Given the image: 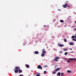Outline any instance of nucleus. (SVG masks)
<instances>
[{"label": "nucleus", "instance_id": "f257e3e1", "mask_svg": "<svg viewBox=\"0 0 76 76\" xmlns=\"http://www.w3.org/2000/svg\"><path fill=\"white\" fill-rule=\"evenodd\" d=\"M20 69V68L19 67L17 66V67H15V69H16L15 70V73H18V72H19V70Z\"/></svg>", "mask_w": 76, "mask_h": 76}, {"label": "nucleus", "instance_id": "f03ea898", "mask_svg": "<svg viewBox=\"0 0 76 76\" xmlns=\"http://www.w3.org/2000/svg\"><path fill=\"white\" fill-rule=\"evenodd\" d=\"M42 54H41V56L42 57H44L45 55V53H46V52L45 50V49H43L42 50Z\"/></svg>", "mask_w": 76, "mask_h": 76}, {"label": "nucleus", "instance_id": "7ed1b4c3", "mask_svg": "<svg viewBox=\"0 0 76 76\" xmlns=\"http://www.w3.org/2000/svg\"><path fill=\"white\" fill-rule=\"evenodd\" d=\"M59 58H60L59 57H56L54 59V61H58V60H58V59H59Z\"/></svg>", "mask_w": 76, "mask_h": 76}, {"label": "nucleus", "instance_id": "20e7f679", "mask_svg": "<svg viewBox=\"0 0 76 76\" xmlns=\"http://www.w3.org/2000/svg\"><path fill=\"white\" fill-rule=\"evenodd\" d=\"M37 68L38 69H41V70H42V67H41V66L40 65H38V66H37Z\"/></svg>", "mask_w": 76, "mask_h": 76}, {"label": "nucleus", "instance_id": "39448f33", "mask_svg": "<svg viewBox=\"0 0 76 76\" xmlns=\"http://www.w3.org/2000/svg\"><path fill=\"white\" fill-rule=\"evenodd\" d=\"M60 70V68H57L55 70V71L56 72H57V71H58V70Z\"/></svg>", "mask_w": 76, "mask_h": 76}, {"label": "nucleus", "instance_id": "423d86ee", "mask_svg": "<svg viewBox=\"0 0 76 76\" xmlns=\"http://www.w3.org/2000/svg\"><path fill=\"white\" fill-rule=\"evenodd\" d=\"M69 44L71 45H74V43H73L72 42H69Z\"/></svg>", "mask_w": 76, "mask_h": 76}, {"label": "nucleus", "instance_id": "0eeeda50", "mask_svg": "<svg viewBox=\"0 0 76 76\" xmlns=\"http://www.w3.org/2000/svg\"><path fill=\"white\" fill-rule=\"evenodd\" d=\"M63 7H64V8H66L67 7V4H65L63 5Z\"/></svg>", "mask_w": 76, "mask_h": 76}, {"label": "nucleus", "instance_id": "6e6552de", "mask_svg": "<svg viewBox=\"0 0 76 76\" xmlns=\"http://www.w3.org/2000/svg\"><path fill=\"white\" fill-rule=\"evenodd\" d=\"M34 53L35 54H39V52L38 51H35Z\"/></svg>", "mask_w": 76, "mask_h": 76}, {"label": "nucleus", "instance_id": "1a4fd4ad", "mask_svg": "<svg viewBox=\"0 0 76 76\" xmlns=\"http://www.w3.org/2000/svg\"><path fill=\"white\" fill-rule=\"evenodd\" d=\"M58 46H60V47H63L64 46V45H61V44H58Z\"/></svg>", "mask_w": 76, "mask_h": 76}, {"label": "nucleus", "instance_id": "9d476101", "mask_svg": "<svg viewBox=\"0 0 76 76\" xmlns=\"http://www.w3.org/2000/svg\"><path fill=\"white\" fill-rule=\"evenodd\" d=\"M25 66L27 68H29V65L26 64Z\"/></svg>", "mask_w": 76, "mask_h": 76}, {"label": "nucleus", "instance_id": "9b49d317", "mask_svg": "<svg viewBox=\"0 0 76 76\" xmlns=\"http://www.w3.org/2000/svg\"><path fill=\"white\" fill-rule=\"evenodd\" d=\"M18 71V73H22V70L20 69Z\"/></svg>", "mask_w": 76, "mask_h": 76}, {"label": "nucleus", "instance_id": "f8f14e48", "mask_svg": "<svg viewBox=\"0 0 76 76\" xmlns=\"http://www.w3.org/2000/svg\"><path fill=\"white\" fill-rule=\"evenodd\" d=\"M67 72H68V73H72V71L68 70L67 71Z\"/></svg>", "mask_w": 76, "mask_h": 76}, {"label": "nucleus", "instance_id": "ddd939ff", "mask_svg": "<svg viewBox=\"0 0 76 76\" xmlns=\"http://www.w3.org/2000/svg\"><path fill=\"white\" fill-rule=\"evenodd\" d=\"M57 75V76H60V72H58V73Z\"/></svg>", "mask_w": 76, "mask_h": 76}, {"label": "nucleus", "instance_id": "4468645a", "mask_svg": "<svg viewBox=\"0 0 76 76\" xmlns=\"http://www.w3.org/2000/svg\"><path fill=\"white\" fill-rule=\"evenodd\" d=\"M60 22H61L62 23H63V22H64V21L63 20H60Z\"/></svg>", "mask_w": 76, "mask_h": 76}, {"label": "nucleus", "instance_id": "2eb2a0df", "mask_svg": "<svg viewBox=\"0 0 76 76\" xmlns=\"http://www.w3.org/2000/svg\"><path fill=\"white\" fill-rule=\"evenodd\" d=\"M73 58H69V60H73Z\"/></svg>", "mask_w": 76, "mask_h": 76}, {"label": "nucleus", "instance_id": "dca6fc26", "mask_svg": "<svg viewBox=\"0 0 76 76\" xmlns=\"http://www.w3.org/2000/svg\"><path fill=\"white\" fill-rule=\"evenodd\" d=\"M72 40H73V41H76V39H72Z\"/></svg>", "mask_w": 76, "mask_h": 76}, {"label": "nucleus", "instance_id": "f3484780", "mask_svg": "<svg viewBox=\"0 0 76 76\" xmlns=\"http://www.w3.org/2000/svg\"><path fill=\"white\" fill-rule=\"evenodd\" d=\"M67 54H68V53L66 52L64 54H65V55L66 56V55H67Z\"/></svg>", "mask_w": 76, "mask_h": 76}, {"label": "nucleus", "instance_id": "a211bd4d", "mask_svg": "<svg viewBox=\"0 0 76 76\" xmlns=\"http://www.w3.org/2000/svg\"><path fill=\"white\" fill-rule=\"evenodd\" d=\"M56 72H55V71H53V74H56Z\"/></svg>", "mask_w": 76, "mask_h": 76}, {"label": "nucleus", "instance_id": "6ab92c4d", "mask_svg": "<svg viewBox=\"0 0 76 76\" xmlns=\"http://www.w3.org/2000/svg\"><path fill=\"white\" fill-rule=\"evenodd\" d=\"M63 50H64V51H67V49H66L65 48H64Z\"/></svg>", "mask_w": 76, "mask_h": 76}, {"label": "nucleus", "instance_id": "aec40b11", "mask_svg": "<svg viewBox=\"0 0 76 76\" xmlns=\"http://www.w3.org/2000/svg\"><path fill=\"white\" fill-rule=\"evenodd\" d=\"M64 42H66L67 40H66V39H64Z\"/></svg>", "mask_w": 76, "mask_h": 76}, {"label": "nucleus", "instance_id": "412c9836", "mask_svg": "<svg viewBox=\"0 0 76 76\" xmlns=\"http://www.w3.org/2000/svg\"><path fill=\"white\" fill-rule=\"evenodd\" d=\"M36 76H40V75L39 74H37L36 75Z\"/></svg>", "mask_w": 76, "mask_h": 76}, {"label": "nucleus", "instance_id": "4be33fe9", "mask_svg": "<svg viewBox=\"0 0 76 76\" xmlns=\"http://www.w3.org/2000/svg\"><path fill=\"white\" fill-rule=\"evenodd\" d=\"M72 38H75L74 36H72Z\"/></svg>", "mask_w": 76, "mask_h": 76}, {"label": "nucleus", "instance_id": "5701e85b", "mask_svg": "<svg viewBox=\"0 0 76 76\" xmlns=\"http://www.w3.org/2000/svg\"><path fill=\"white\" fill-rule=\"evenodd\" d=\"M44 67H47V65H45L44 66Z\"/></svg>", "mask_w": 76, "mask_h": 76}, {"label": "nucleus", "instance_id": "b1692460", "mask_svg": "<svg viewBox=\"0 0 76 76\" xmlns=\"http://www.w3.org/2000/svg\"><path fill=\"white\" fill-rule=\"evenodd\" d=\"M44 73H47V72L46 71H44Z\"/></svg>", "mask_w": 76, "mask_h": 76}, {"label": "nucleus", "instance_id": "393cba45", "mask_svg": "<svg viewBox=\"0 0 76 76\" xmlns=\"http://www.w3.org/2000/svg\"><path fill=\"white\" fill-rule=\"evenodd\" d=\"M64 74V73H61V75H63Z\"/></svg>", "mask_w": 76, "mask_h": 76}, {"label": "nucleus", "instance_id": "a878e982", "mask_svg": "<svg viewBox=\"0 0 76 76\" xmlns=\"http://www.w3.org/2000/svg\"><path fill=\"white\" fill-rule=\"evenodd\" d=\"M20 76H23V75H20Z\"/></svg>", "mask_w": 76, "mask_h": 76}, {"label": "nucleus", "instance_id": "bb28decb", "mask_svg": "<svg viewBox=\"0 0 76 76\" xmlns=\"http://www.w3.org/2000/svg\"><path fill=\"white\" fill-rule=\"evenodd\" d=\"M58 11H61V10H60V9H58Z\"/></svg>", "mask_w": 76, "mask_h": 76}, {"label": "nucleus", "instance_id": "cd10ccee", "mask_svg": "<svg viewBox=\"0 0 76 76\" xmlns=\"http://www.w3.org/2000/svg\"><path fill=\"white\" fill-rule=\"evenodd\" d=\"M74 30H75V31H76V28H74Z\"/></svg>", "mask_w": 76, "mask_h": 76}, {"label": "nucleus", "instance_id": "c85d7f7f", "mask_svg": "<svg viewBox=\"0 0 76 76\" xmlns=\"http://www.w3.org/2000/svg\"><path fill=\"white\" fill-rule=\"evenodd\" d=\"M23 45H25V43H24L23 44Z\"/></svg>", "mask_w": 76, "mask_h": 76}, {"label": "nucleus", "instance_id": "c756f323", "mask_svg": "<svg viewBox=\"0 0 76 76\" xmlns=\"http://www.w3.org/2000/svg\"><path fill=\"white\" fill-rule=\"evenodd\" d=\"M67 62H68V63H70V61H67Z\"/></svg>", "mask_w": 76, "mask_h": 76}, {"label": "nucleus", "instance_id": "7c9ffc66", "mask_svg": "<svg viewBox=\"0 0 76 76\" xmlns=\"http://www.w3.org/2000/svg\"><path fill=\"white\" fill-rule=\"evenodd\" d=\"M66 7H70V6H67V5L66 6Z\"/></svg>", "mask_w": 76, "mask_h": 76}, {"label": "nucleus", "instance_id": "2f4dec72", "mask_svg": "<svg viewBox=\"0 0 76 76\" xmlns=\"http://www.w3.org/2000/svg\"><path fill=\"white\" fill-rule=\"evenodd\" d=\"M74 60H76V58H74Z\"/></svg>", "mask_w": 76, "mask_h": 76}, {"label": "nucleus", "instance_id": "473e14b6", "mask_svg": "<svg viewBox=\"0 0 76 76\" xmlns=\"http://www.w3.org/2000/svg\"><path fill=\"white\" fill-rule=\"evenodd\" d=\"M45 26H46V25H45L44 26V27H45Z\"/></svg>", "mask_w": 76, "mask_h": 76}, {"label": "nucleus", "instance_id": "72a5a7b5", "mask_svg": "<svg viewBox=\"0 0 76 76\" xmlns=\"http://www.w3.org/2000/svg\"><path fill=\"white\" fill-rule=\"evenodd\" d=\"M70 50H72V49L70 48Z\"/></svg>", "mask_w": 76, "mask_h": 76}, {"label": "nucleus", "instance_id": "f704fd0d", "mask_svg": "<svg viewBox=\"0 0 76 76\" xmlns=\"http://www.w3.org/2000/svg\"><path fill=\"white\" fill-rule=\"evenodd\" d=\"M60 53H62V52L60 51Z\"/></svg>", "mask_w": 76, "mask_h": 76}, {"label": "nucleus", "instance_id": "c9c22d12", "mask_svg": "<svg viewBox=\"0 0 76 76\" xmlns=\"http://www.w3.org/2000/svg\"><path fill=\"white\" fill-rule=\"evenodd\" d=\"M66 3H68V1H66Z\"/></svg>", "mask_w": 76, "mask_h": 76}, {"label": "nucleus", "instance_id": "e433bc0d", "mask_svg": "<svg viewBox=\"0 0 76 76\" xmlns=\"http://www.w3.org/2000/svg\"><path fill=\"white\" fill-rule=\"evenodd\" d=\"M61 76H64L63 75H61Z\"/></svg>", "mask_w": 76, "mask_h": 76}, {"label": "nucleus", "instance_id": "4c0bfd02", "mask_svg": "<svg viewBox=\"0 0 76 76\" xmlns=\"http://www.w3.org/2000/svg\"><path fill=\"white\" fill-rule=\"evenodd\" d=\"M75 23L76 24V21H75Z\"/></svg>", "mask_w": 76, "mask_h": 76}, {"label": "nucleus", "instance_id": "58836bf2", "mask_svg": "<svg viewBox=\"0 0 76 76\" xmlns=\"http://www.w3.org/2000/svg\"><path fill=\"white\" fill-rule=\"evenodd\" d=\"M48 27H49V26H48Z\"/></svg>", "mask_w": 76, "mask_h": 76}, {"label": "nucleus", "instance_id": "ea45409f", "mask_svg": "<svg viewBox=\"0 0 76 76\" xmlns=\"http://www.w3.org/2000/svg\"><path fill=\"white\" fill-rule=\"evenodd\" d=\"M15 69H14V70H15Z\"/></svg>", "mask_w": 76, "mask_h": 76}]
</instances>
